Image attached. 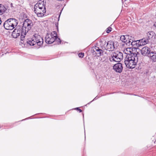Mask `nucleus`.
Masks as SVG:
<instances>
[{"label":"nucleus","mask_w":156,"mask_h":156,"mask_svg":"<svg viewBox=\"0 0 156 156\" xmlns=\"http://www.w3.org/2000/svg\"><path fill=\"white\" fill-rule=\"evenodd\" d=\"M129 51V53H126L124 63L127 67L132 69L135 68L136 64L137 61L136 58L137 59V57L136 53Z\"/></svg>","instance_id":"nucleus-1"},{"label":"nucleus","mask_w":156,"mask_h":156,"mask_svg":"<svg viewBox=\"0 0 156 156\" xmlns=\"http://www.w3.org/2000/svg\"><path fill=\"white\" fill-rule=\"evenodd\" d=\"M34 11L38 17H41L43 16L46 12L43 3L37 2L36 4L34 7Z\"/></svg>","instance_id":"nucleus-2"},{"label":"nucleus","mask_w":156,"mask_h":156,"mask_svg":"<svg viewBox=\"0 0 156 156\" xmlns=\"http://www.w3.org/2000/svg\"><path fill=\"white\" fill-rule=\"evenodd\" d=\"M26 34L25 31L23 30L22 27L18 26L12 32V36L13 38H16L20 35V40L22 41L23 40Z\"/></svg>","instance_id":"nucleus-3"},{"label":"nucleus","mask_w":156,"mask_h":156,"mask_svg":"<svg viewBox=\"0 0 156 156\" xmlns=\"http://www.w3.org/2000/svg\"><path fill=\"white\" fill-rule=\"evenodd\" d=\"M18 23V20L14 18H10L4 22V27L7 30H12L15 28Z\"/></svg>","instance_id":"nucleus-4"},{"label":"nucleus","mask_w":156,"mask_h":156,"mask_svg":"<svg viewBox=\"0 0 156 156\" xmlns=\"http://www.w3.org/2000/svg\"><path fill=\"white\" fill-rule=\"evenodd\" d=\"M123 58V54L119 51L112 52L109 56V59L110 62H119Z\"/></svg>","instance_id":"nucleus-5"},{"label":"nucleus","mask_w":156,"mask_h":156,"mask_svg":"<svg viewBox=\"0 0 156 156\" xmlns=\"http://www.w3.org/2000/svg\"><path fill=\"white\" fill-rule=\"evenodd\" d=\"M23 25L22 28L26 33L31 29L33 25V23L31 20L27 19L24 20Z\"/></svg>","instance_id":"nucleus-6"},{"label":"nucleus","mask_w":156,"mask_h":156,"mask_svg":"<svg viewBox=\"0 0 156 156\" xmlns=\"http://www.w3.org/2000/svg\"><path fill=\"white\" fill-rule=\"evenodd\" d=\"M34 41L35 42V44L39 47L42 45L43 43V40L42 38L37 34H34L32 37Z\"/></svg>","instance_id":"nucleus-7"},{"label":"nucleus","mask_w":156,"mask_h":156,"mask_svg":"<svg viewBox=\"0 0 156 156\" xmlns=\"http://www.w3.org/2000/svg\"><path fill=\"white\" fill-rule=\"evenodd\" d=\"M92 52L93 55H95L99 57L103 55L104 51L99 47L94 46L93 47Z\"/></svg>","instance_id":"nucleus-8"},{"label":"nucleus","mask_w":156,"mask_h":156,"mask_svg":"<svg viewBox=\"0 0 156 156\" xmlns=\"http://www.w3.org/2000/svg\"><path fill=\"white\" fill-rule=\"evenodd\" d=\"M53 35L47 33L45 37V42L47 44H51L52 43L55 41V37Z\"/></svg>","instance_id":"nucleus-9"},{"label":"nucleus","mask_w":156,"mask_h":156,"mask_svg":"<svg viewBox=\"0 0 156 156\" xmlns=\"http://www.w3.org/2000/svg\"><path fill=\"white\" fill-rule=\"evenodd\" d=\"M152 51L150 48L145 46L141 49V53L144 56H147Z\"/></svg>","instance_id":"nucleus-10"},{"label":"nucleus","mask_w":156,"mask_h":156,"mask_svg":"<svg viewBox=\"0 0 156 156\" xmlns=\"http://www.w3.org/2000/svg\"><path fill=\"white\" fill-rule=\"evenodd\" d=\"M113 68L116 72L121 73L123 70L122 65L121 63H118L113 66Z\"/></svg>","instance_id":"nucleus-11"},{"label":"nucleus","mask_w":156,"mask_h":156,"mask_svg":"<svg viewBox=\"0 0 156 156\" xmlns=\"http://www.w3.org/2000/svg\"><path fill=\"white\" fill-rule=\"evenodd\" d=\"M115 43H114L112 41H108L107 44L106 48V50L108 51H113L115 48L114 44Z\"/></svg>","instance_id":"nucleus-12"},{"label":"nucleus","mask_w":156,"mask_h":156,"mask_svg":"<svg viewBox=\"0 0 156 156\" xmlns=\"http://www.w3.org/2000/svg\"><path fill=\"white\" fill-rule=\"evenodd\" d=\"M148 40V38L147 37L144 38L141 40H138V41H139L138 47L147 44L149 42Z\"/></svg>","instance_id":"nucleus-13"},{"label":"nucleus","mask_w":156,"mask_h":156,"mask_svg":"<svg viewBox=\"0 0 156 156\" xmlns=\"http://www.w3.org/2000/svg\"><path fill=\"white\" fill-rule=\"evenodd\" d=\"M147 56L150 58V60L152 62H156V52L155 51H153Z\"/></svg>","instance_id":"nucleus-14"},{"label":"nucleus","mask_w":156,"mask_h":156,"mask_svg":"<svg viewBox=\"0 0 156 156\" xmlns=\"http://www.w3.org/2000/svg\"><path fill=\"white\" fill-rule=\"evenodd\" d=\"M155 34L154 33L153 31H149L147 33V38L148 39H150L153 38V37H154Z\"/></svg>","instance_id":"nucleus-15"},{"label":"nucleus","mask_w":156,"mask_h":156,"mask_svg":"<svg viewBox=\"0 0 156 156\" xmlns=\"http://www.w3.org/2000/svg\"><path fill=\"white\" fill-rule=\"evenodd\" d=\"M129 36L128 35H122L120 37V40L123 42L125 43L127 41V40L129 39Z\"/></svg>","instance_id":"nucleus-16"},{"label":"nucleus","mask_w":156,"mask_h":156,"mask_svg":"<svg viewBox=\"0 0 156 156\" xmlns=\"http://www.w3.org/2000/svg\"><path fill=\"white\" fill-rule=\"evenodd\" d=\"M138 42L139 41L138 40L133 41V40H132V41L131 43V44L132 46L134 47V49L139 47H138Z\"/></svg>","instance_id":"nucleus-17"},{"label":"nucleus","mask_w":156,"mask_h":156,"mask_svg":"<svg viewBox=\"0 0 156 156\" xmlns=\"http://www.w3.org/2000/svg\"><path fill=\"white\" fill-rule=\"evenodd\" d=\"M34 39H33V37L32 38L30 39V40H28L27 41V44H29L30 46H34L35 45V42Z\"/></svg>","instance_id":"nucleus-18"},{"label":"nucleus","mask_w":156,"mask_h":156,"mask_svg":"<svg viewBox=\"0 0 156 156\" xmlns=\"http://www.w3.org/2000/svg\"><path fill=\"white\" fill-rule=\"evenodd\" d=\"M6 10V9L4 5L0 4V15L3 14Z\"/></svg>","instance_id":"nucleus-19"},{"label":"nucleus","mask_w":156,"mask_h":156,"mask_svg":"<svg viewBox=\"0 0 156 156\" xmlns=\"http://www.w3.org/2000/svg\"><path fill=\"white\" fill-rule=\"evenodd\" d=\"M55 41H56L57 42V43L58 44H61V41L60 39L59 38H58V37L57 36V37H55Z\"/></svg>","instance_id":"nucleus-20"},{"label":"nucleus","mask_w":156,"mask_h":156,"mask_svg":"<svg viewBox=\"0 0 156 156\" xmlns=\"http://www.w3.org/2000/svg\"><path fill=\"white\" fill-rule=\"evenodd\" d=\"M51 34V35H53V37H57V32L55 31H53L51 34Z\"/></svg>","instance_id":"nucleus-21"},{"label":"nucleus","mask_w":156,"mask_h":156,"mask_svg":"<svg viewBox=\"0 0 156 156\" xmlns=\"http://www.w3.org/2000/svg\"><path fill=\"white\" fill-rule=\"evenodd\" d=\"M84 55V53L81 52L79 54L78 56L80 58H82Z\"/></svg>","instance_id":"nucleus-22"},{"label":"nucleus","mask_w":156,"mask_h":156,"mask_svg":"<svg viewBox=\"0 0 156 156\" xmlns=\"http://www.w3.org/2000/svg\"><path fill=\"white\" fill-rule=\"evenodd\" d=\"M112 28L111 27H109L106 30V32L108 33H110L112 31Z\"/></svg>","instance_id":"nucleus-23"},{"label":"nucleus","mask_w":156,"mask_h":156,"mask_svg":"<svg viewBox=\"0 0 156 156\" xmlns=\"http://www.w3.org/2000/svg\"><path fill=\"white\" fill-rule=\"evenodd\" d=\"M127 41L126 42H125V43H126L127 44H130V43H131L132 41L129 39H127Z\"/></svg>","instance_id":"nucleus-24"},{"label":"nucleus","mask_w":156,"mask_h":156,"mask_svg":"<svg viewBox=\"0 0 156 156\" xmlns=\"http://www.w3.org/2000/svg\"><path fill=\"white\" fill-rule=\"evenodd\" d=\"M76 109L78 110L80 112H82V110L79 108H76Z\"/></svg>","instance_id":"nucleus-25"},{"label":"nucleus","mask_w":156,"mask_h":156,"mask_svg":"<svg viewBox=\"0 0 156 156\" xmlns=\"http://www.w3.org/2000/svg\"><path fill=\"white\" fill-rule=\"evenodd\" d=\"M60 16V15H59V16L58 18H57V17H55V18L56 19V20H57L58 21V20H59V18Z\"/></svg>","instance_id":"nucleus-26"},{"label":"nucleus","mask_w":156,"mask_h":156,"mask_svg":"<svg viewBox=\"0 0 156 156\" xmlns=\"http://www.w3.org/2000/svg\"><path fill=\"white\" fill-rule=\"evenodd\" d=\"M132 38V37L131 36H129V39H128L129 40H132V39L131 38Z\"/></svg>","instance_id":"nucleus-27"},{"label":"nucleus","mask_w":156,"mask_h":156,"mask_svg":"<svg viewBox=\"0 0 156 156\" xmlns=\"http://www.w3.org/2000/svg\"><path fill=\"white\" fill-rule=\"evenodd\" d=\"M154 26L155 27L156 29V22H155L154 24Z\"/></svg>","instance_id":"nucleus-28"},{"label":"nucleus","mask_w":156,"mask_h":156,"mask_svg":"<svg viewBox=\"0 0 156 156\" xmlns=\"http://www.w3.org/2000/svg\"><path fill=\"white\" fill-rule=\"evenodd\" d=\"M58 23H55V25H56V26L57 27H58L57 26H58Z\"/></svg>","instance_id":"nucleus-29"},{"label":"nucleus","mask_w":156,"mask_h":156,"mask_svg":"<svg viewBox=\"0 0 156 156\" xmlns=\"http://www.w3.org/2000/svg\"><path fill=\"white\" fill-rule=\"evenodd\" d=\"M1 23H2V22H1V18H0V24H1Z\"/></svg>","instance_id":"nucleus-30"},{"label":"nucleus","mask_w":156,"mask_h":156,"mask_svg":"<svg viewBox=\"0 0 156 156\" xmlns=\"http://www.w3.org/2000/svg\"><path fill=\"white\" fill-rule=\"evenodd\" d=\"M128 49H130L131 48H128L127 49V51H128Z\"/></svg>","instance_id":"nucleus-31"},{"label":"nucleus","mask_w":156,"mask_h":156,"mask_svg":"<svg viewBox=\"0 0 156 156\" xmlns=\"http://www.w3.org/2000/svg\"><path fill=\"white\" fill-rule=\"evenodd\" d=\"M11 6H12V3H11Z\"/></svg>","instance_id":"nucleus-32"},{"label":"nucleus","mask_w":156,"mask_h":156,"mask_svg":"<svg viewBox=\"0 0 156 156\" xmlns=\"http://www.w3.org/2000/svg\"><path fill=\"white\" fill-rule=\"evenodd\" d=\"M90 102H90V103H88V104H89V103H90Z\"/></svg>","instance_id":"nucleus-33"}]
</instances>
